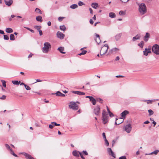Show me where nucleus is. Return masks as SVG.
Wrapping results in <instances>:
<instances>
[{
    "label": "nucleus",
    "mask_w": 159,
    "mask_h": 159,
    "mask_svg": "<svg viewBox=\"0 0 159 159\" xmlns=\"http://www.w3.org/2000/svg\"><path fill=\"white\" fill-rule=\"evenodd\" d=\"M139 11L140 13L142 15L144 14L147 11L146 7L144 3L139 4Z\"/></svg>",
    "instance_id": "f257e3e1"
},
{
    "label": "nucleus",
    "mask_w": 159,
    "mask_h": 159,
    "mask_svg": "<svg viewBox=\"0 0 159 159\" xmlns=\"http://www.w3.org/2000/svg\"><path fill=\"white\" fill-rule=\"evenodd\" d=\"M51 48V45L48 42H45L44 43V47L42 48V52L45 53H47Z\"/></svg>",
    "instance_id": "f03ea898"
},
{
    "label": "nucleus",
    "mask_w": 159,
    "mask_h": 159,
    "mask_svg": "<svg viewBox=\"0 0 159 159\" xmlns=\"http://www.w3.org/2000/svg\"><path fill=\"white\" fill-rule=\"evenodd\" d=\"M108 115L105 110H103L102 113V120L103 123L105 124L108 121Z\"/></svg>",
    "instance_id": "7ed1b4c3"
},
{
    "label": "nucleus",
    "mask_w": 159,
    "mask_h": 159,
    "mask_svg": "<svg viewBox=\"0 0 159 159\" xmlns=\"http://www.w3.org/2000/svg\"><path fill=\"white\" fill-rule=\"evenodd\" d=\"M108 48L109 47L108 44H104V46L100 50V55H104L106 53L107 51Z\"/></svg>",
    "instance_id": "20e7f679"
},
{
    "label": "nucleus",
    "mask_w": 159,
    "mask_h": 159,
    "mask_svg": "<svg viewBox=\"0 0 159 159\" xmlns=\"http://www.w3.org/2000/svg\"><path fill=\"white\" fill-rule=\"evenodd\" d=\"M152 52L157 55H159V46L157 44H154L152 47Z\"/></svg>",
    "instance_id": "39448f33"
},
{
    "label": "nucleus",
    "mask_w": 159,
    "mask_h": 159,
    "mask_svg": "<svg viewBox=\"0 0 159 159\" xmlns=\"http://www.w3.org/2000/svg\"><path fill=\"white\" fill-rule=\"evenodd\" d=\"M69 107L75 110H77L79 108L78 106L76 103L72 102L70 103Z\"/></svg>",
    "instance_id": "423d86ee"
},
{
    "label": "nucleus",
    "mask_w": 159,
    "mask_h": 159,
    "mask_svg": "<svg viewBox=\"0 0 159 159\" xmlns=\"http://www.w3.org/2000/svg\"><path fill=\"white\" fill-rule=\"evenodd\" d=\"M100 108L99 106L97 105L94 108L93 110L94 113L97 116L99 115L100 113Z\"/></svg>",
    "instance_id": "0eeeda50"
},
{
    "label": "nucleus",
    "mask_w": 159,
    "mask_h": 159,
    "mask_svg": "<svg viewBox=\"0 0 159 159\" xmlns=\"http://www.w3.org/2000/svg\"><path fill=\"white\" fill-rule=\"evenodd\" d=\"M131 125L130 124L126 125L125 127V130L128 133L130 132L131 130Z\"/></svg>",
    "instance_id": "6e6552de"
},
{
    "label": "nucleus",
    "mask_w": 159,
    "mask_h": 159,
    "mask_svg": "<svg viewBox=\"0 0 159 159\" xmlns=\"http://www.w3.org/2000/svg\"><path fill=\"white\" fill-rule=\"evenodd\" d=\"M107 151L108 153L110 155H111L112 157L115 158L116 156L113 152L112 151L111 148H108L107 149Z\"/></svg>",
    "instance_id": "1a4fd4ad"
},
{
    "label": "nucleus",
    "mask_w": 159,
    "mask_h": 159,
    "mask_svg": "<svg viewBox=\"0 0 159 159\" xmlns=\"http://www.w3.org/2000/svg\"><path fill=\"white\" fill-rule=\"evenodd\" d=\"M57 35L58 38L60 39H63L65 36V35L60 31H58L57 33Z\"/></svg>",
    "instance_id": "9d476101"
},
{
    "label": "nucleus",
    "mask_w": 159,
    "mask_h": 159,
    "mask_svg": "<svg viewBox=\"0 0 159 159\" xmlns=\"http://www.w3.org/2000/svg\"><path fill=\"white\" fill-rule=\"evenodd\" d=\"M21 153L25 156L27 159H34L31 156L26 153L22 152Z\"/></svg>",
    "instance_id": "9b49d317"
},
{
    "label": "nucleus",
    "mask_w": 159,
    "mask_h": 159,
    "mask_svg": "<svg viewBox=\"0 0 159 159\" xmlns=\"http://www.w3.org/2000/svg\"><path fill=\"white\" fill-rule=\"evenodd\" d=\"M72 92L73 93L78 94L80 95H82L85 94V93H84L79 91H73Z\"/></svg>",
    "instance_id": "f8f14e48"
},
{
    "label": "nucleus",
    "mask_w": 159,
    "mask_h": 159,
    "mask_svg": "<svg viewBox=\"0 0 159 159\" xmlns=\"http://www.w3.org/2000/svg\"><path fill=\"white\" fill-rule=\"evenodd\" d=\"M4 2L6 5L10 6L12 4L13 1V0H9L8 1L5 0Z\"/></svg>",
    "instance_id": "ddd939ff"
},
{
    "label": "nucleus",
    "mask_w": 159,
    "mask_h": 159,
    "mask_svg": "<svg viewBox=\"0 0 159 159\" xmlns=\"http://www.w3.org/2000/svg\"><path fill=\"white\" fill-rule=\"evenodd\" d=\"M143 52L144 55L147 56L148 53H151V51L150 49L145 48Z\"/></svg>",
    "instance_id": "4468645a"
},
{
    "label": "nucleus",
    "mask_w": 159,
    "mask_h": 159,
    "mask_svg": "<svg viewBox=\"0 0 159 159\" xmlns=\"http://www.w3.org/2000/svg\"><path fill=\"white\" fill-rule=\"evenodd\" d=\"M129 113V112L128 111L125 110L121 113L120 115L123 118L125 117Z\"/></svg>",
    "instance_id": "2eb2a0df"
},
{
    "label": "nucleus",
    "mask_w": 159,
    "mask_h": 159,
    "mask_svg": "<svg viewBox=\"0 0 159 159\" xmlns=\"http://www.w3.org/2000/svg\"><path fill=\"white\" fill-rule=\"evenodd\" d=\"M158 99H154V100H143V101L144 102H147V104H152L153 102L156 101H158Z\"/></svg>",
    "instance_id": "dca6fc26"
},
{
    "label": "nucleus",
    "mask_w": 159,
    "mask_h": 159,
    "mask_svg": "<svg viewBox=\"0 0 159 159\" xmlns=\"http://www.w3.org/2000/svg\"><path fill=\"white\" fill-rule=\"evenodd\" d=\"M140 37V35L139 34H138L133 38L132 40L133 41H134L136 40L139 39Z\"/></svg>",
    "instance_id": "f3484780"
},
{
    "label": "nucleus",
    "mask_w": 159,
    "mask_h": 159,
    "mask_svg": "<svg viewBox=\"0 0 159 159\" xmlns=\"http://www.w3.org/2000/svg\"><path fill=\"white\" fill-rule=\"evenodd\" d=\"M150 38V34L148 33H146L145 36L144 37V40L146 42H147L148 39Z\"/></svg>",
    "instance_id": "a211bd4d"
},
{
    "label": "nucleus",
    "mask_w": 159,
    "mask_h": 159,
    "mask_svg": "<svg viewBox=\"0 0 159 159\" xmlns=\"http://www.w3.org/2000/svg\"><path fill=\"white\" fill-rule=\"evenodd\" d=\"M95 36L97 38H98V41H97V39H95V40L96 42H97V43H98V44H99L101 42V40L100 39V36L99 34L95 33Z\"/></svg>",
    "instance_id": "6ab92c4d"
},
{
    "label": "nucleus",
    "mask_w": 159,
    "mask_h": 159,
    "mask_svg": "<svg viewBox=\"0 0 159 159\" xmlns=\"http://www.w3.org/2000/svg\"><path fill=\"white\" fill-rule=\"evenodd\" d=\"M121 33H118L115 36V38L116 41H118L120 39L121 36Z\"/></svg>",
    "instance_id": "aec40b11"
},
{
    "label": "nucleus",
    "mask_w": 159,
    "mask_h": 159,
    "mask_svg": "<svg viewBox=\"0 0 159 159\" xmlns=\"http://www.w3.org/2000/svg\"><path fill=\"white\" fill-rule=\"evenodd\" d=\"M64 50V48L62 47H60L57 49V50L58 51H59L61 53L63 54H65L66 53V52H63Z\"/></svg>",
    "instance_id": "412c9836"
},
{
    "label": "nucleus",
    "mask_w": 159,
    "mask_h": 159,
    "mask_svg": "<svg viewBox=\"0 0 159 159\" xmlns=\"http://www.w3.org/2000/svg\"><path fill=\"white\" fill-rule=\"evenodd\" d=\"M159 151L158 150H156L153 152H151L149 153H146L145 155H150L152 154L157 155L159 152Z\"/></svg>",
    "instance_id": "4be33fe9"
},
{
    "label": "nucleus",
    "mask_w": 159,
    "mask_h": 159,
    "mask_svg": "<svg viewBox=\"0 0 159 159\" xmlns=\"http://www.w3.org/2000/svg\"><path fill=\"white\" fill-rule=\"evenodd\" d=\"M36 20L38 21H39L41 22L43 21L42 18L41 16H38L36 17Z\"/></svg>",
    "instance_id": "5701e85b"
},
{
    "label": "nucleus",
    "mask_w": 159,
    "mask_h": 159,
    "mask_svg": "<svg viewBox=\"0 0 159 159\" xmlns=\"http://www.w3.org/2000/svg\"><path fill=\"white\" fill-rule=\"evenodd\" d=\"M119 50L118 48H113L109 51V54L112 53L113 52H116L117 51H119Z\"/></svg>",
    "instance_id": "b1692460"
},
{
    "label": "nucleus",
    "mask_w": 159,
    "mask_h": 159,
    "mask_svg": "<svg viewBox=\"0 0 159 159\" xmlns=\"http://www.w3.org/2000/svg\"><path fill=\"white\" fill-rule=\"evenodd\" d=\"M73 155L75 157H78L79 156V152H77L76 150L72 152Z\"/></svg>",
    "instance_id": "393cba45"
},
{
    "label": "nucleus",
    "mask_w": 159,
    "mask_h": 159,
    "mask_svg": "<svg viewBox=\"0 0 159 159\" xmlns=\"http://www.w3.org/2000/svg\"><path fill=\"white\" fill-rule=\"evenodd\" d=\"M6 31L7 33H10L13 32V30L10 28H7L6 29Z\"/></svg>",
    "instance_id": "a878e982"
},
{
    "label": "nucleus",
    "mask_w": 159,
    "mask_h": 159,
    "mask_svg": "<svg viewBox=\"0 0 159 159\" xmlns=\"http://www.w3.org/2000/svg\"><path fill=\"white\" fill-rule=\"evenodd\" d=\"M116 16V14L114 12H110L109 13V16L111 18H115Z\"/></svg>",
    "instance_id": "bb28decb"
},
{
    "label": "nucleus",
    "mask_w": 159,
    "mask_h": 159,
    "mask_svg": "<svg viewBox=\"0 0 159 159\" xmlns=\"http://www.w3.org/2000/svg\"><path fill=\"white\" fill-rule=\"evenodd\" d=\"M56 95L57 96H61V97H64L65 95L63 93H61L59 91H57L56 93Z\"/></svg>",
    "instance_id": "cd10ccee"
},
{
    "label": "nucleus",
    "mask_w": 159,
    "mask_h": 159,
    "mask_svg": "<svg viewBox=\"0 0 159 159\" xmlns=\"http://www.w3.org/2000/svg\"><path fill=\"white\" fill-rule=\"evenodd\" d=\"M90 101L91 102L93 105H95L96 104V100L93 97L92 98L90 99Z\"/></svg>",
    "instance_id": "c85d7f7f"
},
{
    "label": "nucleus",
    "mask_w": 159,
    "mask_h": 159,
    "mask_svg": "<svg viewBox=\"0 0 159 159\" xmlns=\"http://www.w3.org/2000/svg\"><path fill=\"white\" fill-rule=\"evenodd\" d=\"M92 7L95 9H96L98 7V4L96 3H93L92 4Z\"/></svg>",
    "instance_id": "c756f323"
},
{
    "label": "nucleus",
    "mask_w": 159,
    "mask_h": 159,
    "mask_svg": "<svg viewBox=\"0 0 159 159\" xmlns=\"http://www.w3.org/2000/svg\"><path fill=\"white\" fill-rule=\"evenodd\" d=\"M12 82L14 84L17 85L20 84V81H18L17 80H12Z\"/></svg>",
    "instance_id": "7c9ffc66"
},
{
    "label": "nucleus",
    "mask_w": 159,
    "mask_h": 159,
    "mask_svg": "<svg viewBox=\"0 0 159 159\" xmlns=\"http://www.w3.org/2000/svg\"><path fill=\"white\" fill-rule=\"evenodd\" d=\"M78 6L76 4H73L71 5L70 7L72 9H75L78 7Z\"/></svg>",
    "instance_id": "2f4dec72"
},
{
    "label": "nucleus",
    "mask_w": 159,
    "mask_h": 159,
    "mask_svg": "<svg viewBox=\"0 0 159 159\" xmlns=\"http://www.w3.org/2000/svg\"><path fill=\"white\" fill-rule=\"evenodd\" d=\"M144 42L143 41H141V42L138 44V45L141 48H143L144 45Z\"/></svg>",
    "instance_id": "473e14b6"
},
{
    "label": "nucleus",
    "mask_w": 159,
    "mask_h": 159,
    "mask_svg": "<svg viewBox=\"0 0 159 159\" xmlns=\"http://www.w3.org/2000/svg\"><path fill=\"white\" fill-rule=\"evenodd\" d=\"M60 29L61 30L65 31L66 30V27L64 25H62L60 26Z\"/></svg>",
    "instance_id": "72a5a7b5"
},
{
    "label": "nucleus",
    "mask_w": 159,
    "mask_h": 159,
    "mask_svg": "<svg viewBox=\"0 0 159 159\" xmlns=\"http://www.w3.org/2000/svg\"><path fill=\"white\" fill-rule=\"evenodd\" d=\"M10 39L11 40H14L15 39V36L14 34H11L10 36Z\"/></svg>",
    "instance_id": "f704fd0d"
},
{
    "label": "nucleus",
    "mask_w": 159,
    "mask_h": 159,
    "mask_svg": "<svg viewBox=\"0 0 159 159\" xmlns=\"http://www.w3.org/2000/svg\"><path fill=\"white\" fill-rule=\"evenodd\" d=\"M148 112L149 113V116H150L152 115L154 113V112L152 110L149 109L148 110Z\"/></svg>",
    "instance_id": "c9c22d12"
},
{
    "label": "nucleus",
    "mask_w": 159,
    "mask_h": 159,
    "mask_svg": "<svg viewBox=\"0 0 159 159\" xmlns=\"http://www.w3.org/2000/svg\"><path fill=\"white\" fill-rule=\"evenodd\" d=\"M35 11L37 13L42 14V11L40 9L38 8H36L35 10Z\"/></svg>",
    "instance_id": "e433bc0d"
},
{
    "label": "nucleus",
    "mask_w": 159,
    "mask_h": 159,
    "mask_svg": "<svg viewBox=\"0 0 159 159\" xmlns=\"http://www.w3.org/2000/svg\"><path fill=\"white\" fill-rule=\"evenodd\" d=\"M34 28L39 31L40 30L41 26H40L35 25L34 26Z\"/></svg>",
    "instance_id": "4c0bfd02"
},
{
    "label": "nucleus",
    "mask_w": 159,
    "mask_h": 159,
    "mask_svg": "<svg viewBox=\"0 0 159 159\" xmlns=\"http://www.w3.org/2000/svg\"><path fill=\"white\" fill-rule=\"evenodd\" d=\"M24 86L25 89L27 90H29L31 89L30 88L28 85H24Z\"/></svg>",
    "instance_id": "58836bf2"
},
{
    "label": "nucleus",
    "mask_w": 159,
    "mask_h": 159,
    "mask_svg": "<svg viewBox=\"0 0 159 159\" xmlns=\"http://www.w3.org/2000/svg\"><path fill=\"white\" fill-rule=\"evenodd\" d=\"M84 48H81L80 49V50L82 51V54H83V55L85 54L87 52V51L86 50H83Z\"/></svg>",
    "instance_id": "ea45409f"
},
{
    "label": "nucleus",
    "mask_w": 159,
    "mask_h": 159,
    "mask_svg": "<svg viewBox=\"0 0 159 159\" xmlns=\"http://www.w3.org/2000/svg\"><path fill=\"white\" fill-rule=\"evenodd\" d=\"M1 81L2 82L3 86L4 87H6V81L5 80H1Z\"/></svg>",
    "instance_id": "a19ab883"
},
{
    "label": "nucleus",
    "mask_w": 159,
    "mask_h": 159,
    "mask_svg": "<svg viewBox=\"0 0 159 159\" xmlns=\"http://www.w3.org/2000/svg\"><path fill=\"white\" fill-rule=\"evenodd\" d=\"M119 14L120 15H124L125 14V13L123 11H120L119 12Z\"/></svg>",
    "instance_id": "79ce46f5"
},
{
    "label": "nucleus",
    "mask_w": 159,
    "mask_h": 159,
    "mask_svg": "<svg viewBox=\"0 0 159 159\" xmlns=\"http://www.w3.org/2000/svg\"><path fill=\"white\" fill-rule=\"evenodd\" d=\"M4 39L5 40H8L9 38L8 36L7 35H4L3 36Z\"/></svg>",
    "instance_id": "37998d69"
},
{
    "label": "nucleus",
    "mask_w": 159,
    "mask_h": 159,
    "mask_svg": "<svg viewBox=\"0 0 159 159\" xmlns=\"http://www.w3.org/2000/svg\"><path fill=\"white\" fill-rule=\"evenodd\" d=\"M97 101L101 103H102L103 100L100 98H98L97 99Z\"/></svg>",
    "instance_id": "c03bdc74"
},
{
    "label": "nucleus",
    "mask_w": 159,
    "mask_h": 159,
    "mask_svg": "<svg viewBox=\"0 0 159 159\" xmlns=\"http://www.w3.org/2000/svg\"><path fill=\"white\" fill-rule=\"evenodd\" d=\"M104 140H105V143L106 145V146H108L109 145V143L108 141L107 140V139H104Z\"/></svg>",
    "instance_id": "a18cd8bd"
},
{
    "label": "nucleus",
    "mask_w": 159,
    "mask_h": 159,
    "mask_svg": "<svg viewBox=\"0 0 159 159\" xmlns=\"http://www.w3.org/2000/svg\"><path fill=\"white\" fill-rule=\"evenodd\" d=\"M79 155H80L82 159H85V157L83 156L82 152H79Z\"/></svg>",
    "instance_id": "49530a36"
},
{
    "label": "nucleus",
    "mask_w": 159,
    "mask_h": 159,
    "mask_svg": "<svg viewBox=\"0 0 159 159\" xmlns=\"http://www.w3.org/2000/svg\"><path fill=\"white\" fill-rule=\"evenodd\" d=\"M5 146L6 147V148L7 149H8V150H10V149H11L10 148V146L8 144H5Z\"/></svg>",
    "instance_id": "de8ad7c7"
},
{
    "label": "nucleus",
    "mask_w": 159,
    "mask_h": 159,
    "mask_svg": "<svg viewBox=\"0 0 159 159\" xmlns=\"http://www.w3.org/2000/svg\"><path fill=\"white\" fill-rule=\"evenodd\" d=\"M119 119H117V118H116V121L115 123L116 124L119 125L122 122H117V121Z\"/></svg>",
    "instance_id": "09e8293b"
},
{
    "label": "nucleus",
    "mask_w": 159,
    "mask_h": 159,
    "mask_svg": "<svg viewBox=\"0 0 159 159\" xmlns=\"http://www.w3.org/2000/svg\"><path fill=\"white\" fill-rule=\"evenodd\" d=\"M6 96L5 95H2V97H0V99L1 100H5L6 98Z\"/></svg>",
    "instance_id": "8fccbe9b"
},
{
    "label": "nucleus",
    "mask_w": 159,
    "mask_h": 159,
    "mask_svg": "<svg viewBox=\"0 0 159 159\" xmlns=\"http://www.w3.org/2000/svg\"><path fill=\"white\" fill-rule=\"evenodd\" d=\"M79 5L80 6L83 5L84 4V3L83 2L80 1L78 2Z\"/></svg>",
    "instance_id": "3c124183"
},
{
    "label": "nucleus",
    "mask_w": 159,
    "mask_h": 159,
    "mask_svg": "<svg viewBox=\"0 0 159 159\" xmlns=\"http://www.w3.org/2000/svg\"><path fill=\"white\" fill-rule=\"evenodd\" d=\"M64 18L63 17H59L58 18V20L59 21H61Z\"/></svg>",
    "instance_id": "603ef678"
},
{
    "label": "nucleus",
    "mask_w": 159,
    "mask_h": 159,
    "mask_svg": "<svg viewBox=\"0 0 159 159\" xmlns=\"http://www.w3.org/2000/svg\"><path fill=\"white\" fill-rule=\"evenodd\" d=\"M109 113V115L110 117H112L114 116L113 114L111 111L108 112Z\"/></svg>",
    "instance_id": "864d4df0"
},
{
    "label": "nucleus",
    "mask_w": 159,
    "mask_h": 159,
    "mask_svg": "<svg viewBox=\"0 0 159 159\" xmlns=\"http://www.w3.org/2000/svg\"><path fill=\"white\" fill-rule=\"evenodd\" d=\"M119 159H127L125 156H123L120 157Z\"/></svg>",
    "instance_id": "5fc2aeb1"
},
{
    "label": "nucleus",
    "mask_w": 159,
    "mask_h": 159,
    "mask_svg": "<svg viewBox=\"0 0 159 159\" xmlns=\"http://www.w3.org/2000/svg\"><path fill=\"white\" fill-rule=\"evenodd\" d=\"M82 152L84 154L86 155H87L88 154L87 152L85 151H84V150Z\"/></svg>",
    "instance_id": "6e6d98bb"
},
{
    "label": "nucleus",
    "mask_w": 159,
    "mask_h": 159,
    "mask_svg": "<svg viewBox=\"0 0 159 159\" xmlns=\"http://www.w3.org/2000/svg\"><path fill=\"white\" fill-rule=\"evenodd\" d=\"M54 127L53 125L52 124H50L49 125V128L52 129Z\"/></svg>",
    "instance_id": "4d7b16f0"
},
{
    "label": "nucleus",
    "mask_w": 159,
    "mask_h": 159,
    "mask_svg": "<svg viewBox=\"0 0 159 159\" xmlns=\"http://www.w3.org/2000/svg\"><path fill=\"white\" fill-rule=\"evenodd\" d=\"M51 124L53 125V126H57V123L55 122H52Z\"/></svg>",
    "instance_id": "13d9d810"
},
{
    "label": "nucleus",
    "mask_w": 159,
    "mask_h": 159,
    "mask_svg": "<svg viewBox=\"0 0 159 159\" xmlns=\"http://www.w3.org/2000/svg\"><path fill=\"white\" fill-rule=\"evenodd\" d=\"M38 31L39 33V35L40 36L42 35H43V32L41 30H39V31Z\"/></svg>",
    "instance_id": "bf43d9fd"
},
{
    "label": "nucleus",
    "mask_w": 159,
    "mask_h": 159,
    "mask_svg": "<svg viewBox=\"0 0 159 159\" xmlns=\"http://www.w3.org/2000/svg\"><path fill=\"white\" fill-rule=\"evenodd\" d=\"M102 136H103V138L104 139H106L105 133H102Z\"/></svg>",
    "instance_id": "052dcab7"
},
{
    "label": "nucleus",
    "mask_w": 159,
    "mask_h": 159,
    "mask_svg": "<svg viewBox=\"0 0 159 159\" xmlns=\"http://www.w3.org/2000/svg\"><path fill=\"white\" fill-rule=\"evenodd\" d=\"M89 22H90V24H91L92 25L93 24V21L92 19H90Z\"/></svg>",
    "instance_id": "680f3d73"
},
{
    "label": "nucleus",
    "mask_w": 159,
    "mask_h": 159,
    "mask_svg": "<svg viewBox=\"0 0 159 159\" xmlns=\"http://www.w3.org/2000/svg\"><path fill=\"white\" fill-rule=\"evenodd\" d=\"M116 77H117V78H119V77L123 78V77H124L125 76H123V75H117V76H116Z\"/></svg>",
    "instance_id": "e2e57ef3"
},
{
    "label": "nucleus",
    "mask_w": 159,
    "mask_h": 159,
    "mask_svg": "<svg viewBox=\"0 0 159 159\" xmlns=\"http://www.w3.org/2000/svg\"><path fill=\"white\" fill-rule=\"evenodd\" d=\"M86 98H89V100H90V99L92 98H93V97L92 96H87L86 97Z\"/></svg>",
    "instance_id": "0e129e2a"
},
{
    "label": "nucleus",
    "mask_w": 159,
    "mask_h": 159,
    "mask_svg": "<svg viewBox=\"0 0 159 159\" xmlns=\"http://www.w3.org/2000/svg\"><path fill=\"white\" fill-rule=\"evenodd\" d=\"M48 26H50L51 25V23L50 21H49L48 22Z\"/></svg>",
    "instance_id": "69168bd1"
},
{
    "label": "nucleus",
    "mask_w": 159,
    "mask_h": 159,
    "mask_svg": "<svg viewBox=\"0 0 159 159\" xmlns=\"http://www.w3.org/2000/svg\"><path fill=\"white\" fill-rule=\"evenodd\" d=\"M0 34H4V33L3 31L0 30Z\"/></svg>",
    "instance_id": "338daca9"
},
{
    "label": "nucleus",
    "mask_w": 159,
    "mask_h": 159,
    "mask_svg": "<svg viewBox=\"0 0 159 159\" xmlns=\"http://www.w3.org/2000/svg\"><path fill=\"white\" fill-rule=\"evenodd\" d=\"M120 59V58L119 57V56H117V57H116V58L115 59V60L117 61H118Z\"/></svg>",
    "instance_id": "774afa93"
}]
</instances>
